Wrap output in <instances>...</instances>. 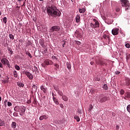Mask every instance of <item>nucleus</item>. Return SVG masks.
Returning <instances> with one entry per match:
<instances>
[{
    "mask_svg": "<svg viewBox=\"0 0 130 130\" xmlns=\"http://www.w3.org/2000/svg\"><path fill=\"white\" fill-rule=\"evenodd\" d=\"M9 36L11 40H14V36L12 34H9Z\"/></svg>",
    "mask_w": 130,
    "mask_h": 130,
    "instance_id": "c85d7f7f",
    "label": "nucleus"
},
{
    "mask_svg": "<svg viewBox=\"0 0 130 130\" xmlns=\"http://www.w3.org/2000/svg\"><path fill=\"white\" fill-rule=\"evenodd\" d=\"M62 99L64 101H68V96H67L66 95L62 96Z\"/></svg>",
    "mask_w": 130,
    "mask_h": 130,
    "instance_id": "7c9ffc66",
    "label": "nucleus"
},
{
    "mask_svg": "<svg viewBox=\"0 0 130 130\" xmlns=\"http://www.w3.org/2000/svg\"><path fill=\"white\" fill-rule=\"evenodd\" d=\"M25 74L26 76L29 79V80H33V75L31 74L29 72L25 71Z\"/></svg>",
    "mask_w": 130,
    "mask_h": 130,
    "instance_id": "9b49d317",
    "label": "nucleus"
},
{
    "mask_svg": "<svg viewBox=\"0 0 130 130\" xmlns=\"http://www.w3.org/2000/svg\"><path fill=\"white\" fill-rule=\"evenodd\" d=\"M119 129V126L117 125V126H116V129Z\"/></svg>",
    "mask_w": 130,
    "mask_h": 130,
    "instance_id": "5fc2aeb1",
    "label": "nucleus"
},
{
    "mask_svg": "<svg viewBox=\"0 0 130 130\" xmlns=\"http://www.w3.org/2000/svg\"><path fill=\"white\" fill-rule=\"evenodd\" d=\"M79 12L80 13H85V12H86V9H85V8L79 9Z\"/></svg>",
    "mask_w": 130,
    "mask_h": 130,
    "instance_id": "b1692460",
    "label": "nucleus"
},
{
    "mask_svg": "<svg viewBox=\"0 0 130 130\" xmlns=\"http://www.w3.org/2000/svg\"><path fill=\"white\" fill-rule=\"evenodd\" d=\"M52 95L53 96V100L56 105H58L59 103H58V100L56 99V98L54 97V93H52Z\"/></svg>",
    "mask_w": 130,
    "mask_h": 130,
    "instance_id": "f8f14e48",
    "label": "nucleus"
},
{
    "mask_svg": "<svg viewBox=\"0 0 130 130\" xmlns=\"http://www.w3.org/2000/svg\"><path fill=\"white\" fill-rule=\"evenodd\" d=\"M0 101H2V97L0 96Z\"/></svg>",
    "mask_w": 130,
    "mask_h": 130,
    "instance_id": "338daca9",
    "label": "nucleus"
},
{
    "mask_svg": "<svg viewBox=\"0 0 130 130\" xmlns=\"http://www.w3.org/2000/svg\"><path fill=\"white\" fill-rule=\"evenodd\" d=\"M34 69L35 72H38V68H37L36 67V66H35V67H34Z\"/></svg>",
    "mask_w": 130,
    "mask_h": 130,
    "instance_id": "37998d69",
    "label": "nucleus"
},
{
    "mask_svg": "<svg viewBox=\"0 0 130 130\" xmlns=\"http://www.w3.org/2000/svg\"><path fill=\"white\" fill-rule=\"evenodd\" d=\"M99 22L98 21H96L94 24L93 23H90V26L91 28H93V29H95V28H99Z\"/></svg>",
    "mask_w": 130,
    "mask_h": 130,
    "instance_id": "423d86ee",
    "label": "nucleus"
},
{
    "mask_svg": "<svg viewBox=\"0 0 130 130\" xmlns=\"http://www.w3.org/2000/svg\"><path fill=\"white\" fill-rule=\"evenodd\" d=\"M98 81H100V79H98Z\"/></svg>",
    "mask_w": 130,
    "mask_h": 130,
    "instance_id": "774afa93",
    "label": "nucleus"
},
{
    "mask_svg": "<svg viewBox=\"0 0 130 130\" xmlns=\"http://www.w3.org/2000/svg\"><path fill=\"white\" fill-rule=\"evenodd\" d=\"M127 110L128 112H130V105H128L127 106Z\"/></svg>",
    "mask_w": 130,
    "mask_h": 130,
    "instance_id": "4c0bfd02",
    "label": "nucleus"
},
{
    "mask_svg": "<svg viewBox=\"0 0 130 130\" xmlns=\"http://www.w3.org/2000/svg\"><path fill=\"white\" fill-rule=\"evenodd\" d=\"M0 68L4 69V65L2 62H0Z\"/></svg>",
    "mask_w": 130,
    "mask_h": 130,
    "instance_id": "79ce46f5",
    "label": "nucleus"
},
{
    "mask_svg": "<svg viewBox=\"0 0 130 130\" xmlns=\"http://www.w3.org/2000/svg\"><path fill=\"white\" fill-rule=\"evenodd\" d=\"M3 22L5 23V24H7V17H4L3 18Z\"/></svg>",
    "mask_w": 130,
    "mask_h": 130,
    "instance_id": "e433bc0d",
    "label": "nucleus"
},
{
    "mask_svg": "<svg viewBox=\"0 0 130 130\" xmlns=\"http://www.w3.org/2000/svg\"><path fill=\"white\" fill-rule=\"evenodd\" d=\"M8 50L9 51V53L10 54H13V50H12V49L10 47H8Z\"/></svg>",
    "mask_w": 130,
    "mask_h": 130,
    "instance_id": "a878e982",
    "label": "nucleus"
},
{
    "mask_svg": "<svg viewBox=\"0 0 130 130\" xmlns=\"http://www.w3.org/2000/svg\"><path fill=\"white\" fill-rule=\"evenodd\" d=\"M103 19L104 20H106V17H104Z\"/></svg>",
    "mask_w": 130,
    "mask_h": 130,
    "instance_id": "e2e57ef3",
    "label": "nucleus"
},
{
    "mask_svg": "<svg viewBox=\"0 0 130 130\" xmlns=\"http://www.w3.org/2000/svg\"><path fill=\"white\" fill-rule=\"evenodd\" d=\"M37 91V86L35 85V84L33 85L32 88V91L31 92H36Z\"/></svg>",
    "mask_w": 130,
    "mask_h": 130,
    "instance_id": "aec40b11",
    "label": "nucleus"
},
{
    "mask_svg": "<svg viewBox=\"0 0 130 130\" xmlns=\"http://www.w3.org/2000/svg\"><path fill=\"white\" fill-rule=\"evenodd\" d=\"M66 64H67V67L68 68V70H71V69H72V66L71 65V63L67 62L66 63Z\"/></svg>",
    "mask_w": 130,
    "mask_h": 130,
    "instance_id": "5701e85b",
    "label": "nucleus"
},
{
    "mask_svg": "<svg viewBox=\"0 0 130 130\" xmlns=\"http://www.w3.org/2000/svg\"><path fill=\"white\" fill-rule=\"evenodd\" d=\"M9 78H8V77L7 76V77H6L5 80H2V83H3V84H8V83H9Z\"/></svg>",
    "mask_w": 130,
    "mask_h": 130,
    "instance_id": "2eb2a0df",
    "label": "nucleus"
},
{
    "mask_svg": "<svg viewBox=\"0 0 130 130\" xmlns=\"http://www.w3.org/2000/svg\"><path fill=\"white\" fill-rule=\"evenodd\" d=\"M115 75H119V74H120V72L119 71H116L115 72Z\"/></svg>",
    "mask_w": 130,
    "mask_h": 130,
    "instance_id": "09e8293b",
    "label": "nucleus"
},
{
    "mask_svg": "<svg viewBox=\"0 0 130 130\" xmlns=\"http://www.w3.org/2000/svg\"><path fill=\"white\" fill-rule=\"evenodd\" d=\"M58 94H59L60 96H62V95H63V94L62 93V92L61 91H59Z\"/></svg>",
    "mask_w": 130,
    "mask_h": 130,
    "instance_id": "49530a36",
    "label": "nucleus"
},
{
    "mask_svg": "<svg viewBox=\"0 0 130 130\" xmlns=\"http://www.w3.org/2000/svg\"><path fill=\"white\" fill-rule=\"evenodd\" d=\"M6 64H7V66H8V67L9 69H11V64H10V62L9 61H8V62H7V63Z\"/></svg>",
    "mask_w": 130,
    "mask_h": 130,
    "instance_id": "58836bf2",
    "label": "nucleus"
},
{
    "mask_svg": "<svg viewBox=\"0 0 130 130\" xmlns=\"http://www.w3.org/2000/svg\"><path fill=\"white\" fill-rule=\"evenodd\" d=\"M14 130H20L19 128H15Z\"/></svg>",
    "mask_w": 130,
    "mask_h": 130,
    "instance_id": "0e129e2a",
    "label": "nucleus"
},
{
    "mask_svg": "<svg viewBox=\"0 0 130 130\" xmlns=\"http://www.w3.org/2000/svg\"><path fill=\"white\" fill-rule=\"evenodd\" d=\"M77 112L78 113H79V114H81L82 113V111L80 109H78L77 110Z\"/></svg>",
    "mask_w": 130,
    "mask_h": 130,
    "instance_id": "a18cd8bd",
    "label": "nucleus"
},
{
    "mask_svg": "<svg viewBox=\"0 0 130 130\" xmlns=\"http://www.w3.org/2000/svg\"><path fill=\"white\" fill-rule=\"evenodd\" d=\"M93 21L95 22V23H96V22H98V21H96V20L95 19H93Z\"/></svg>",
    "mask_w": 130,
    "mask_h": 130,
    "instance_id": "bf43d9fd",
    "label": "nucleus"
},
{
    "mask_svg": "<svg viewBox=\"0 0 130 130\" xmlns=\"http://www.w3.org/2000/svg\"><path fill=\"white\" fill-rule=\"evenodd\" d=\"M112 116H115L116 114H115V113L112 112Z\"/></svg>",
    "mask_w": 130,
    "mask_h": 130,
    "instance_id": "864d4df0",
    "label": "nucleus"
},
{
    "mask_svg": "<svg viewBox=\"0 0 130 130\" xmlns=\"http://www.w3.org/2000/svg\"><path fill=\"white\" fill-rule=\"evenodd\" d=\"M47 13L49 17H53V18H56V17H59L61 13L60 11L56 8L54 5H51V6L47 8Z\"/></svg>",
    "mask_w": 130,
    "mask_h": 130,
    "instance_id": "f257e3e1",
    "label": "nucleus"
},
{
    "mask_svg": "<svg viewBox=\"0 0 130 130\" xmlns=\"http://www.w3.org/2000/svg\"><path fill=\"white\" fill-rule=\"evenodd\" d=\"M103 88L105 89V90H107V89H108V87H107V84H104Z\"/></svg>",
    "mask_w": 130,
    "mask_h": 130,
    "instance_id": "c9c22d12",
    "label": "nucleus"
},
{
    "mask_svg": "<svg viewBox=\"0 0 130 130\" xmlns=\"http://www.w3.org/2000/svg\"><path fill=\"white\" fill-rule=\"evenodd\" d=\"M125 97L127 98V99H130V92H127L125 94Z\"/></svg>",
    "mask_w": 130,
    "mask_h": 130,
    "instance_id": "412c9836",
    "label": "nucleus"
},
{
    "mask_svg": "<svg viewBox=\"0 0 130 130\" xmlns=\"http://www.w3.org/2000/svg\"><path fill=\"white\" fill-rule=\"evenodd\" d=\"M108 100V97L107 96H104L103 98H102L100 99L98 101L99 102H100V103H104V102H106Z\"/></svg>",
    "mask_w": 130,
    "mask_h": 130,
    "instance_id": "0eeeda50",
    "label": "nucleus"
},
{
    "mask_svg": "<svg viewBox=\"0 0 130 130\" xmlns=\"http://www.w3.org/2000/svg\"><path fill=\"white\" fill-rule=\"evenodd\" d=\"M18 1V2H22V0H17Z\"/></svg>",
    "mask_w": 130,
    "mask_h": 130,
    "instance_id": "69168bd1",
    "label": "nucleus"
},
{
    "mask_svg": "<svg viewBox=\"0 0 130 130\" xmlns=\"http://www.w3.org/2000/svg\"><path fill=\"white\" fill-rule=\"evenodd\" d=\"M26 111V107H25L24 106L22 107V108H21V112H22V113H24V112H25Z\"/></svg>",
    "mask_w": 130,
    "mask_h": 130,
    "instance_id": "2f4dec72",
    "label": "nucleus"
},
{
    "mask_svg": "<svg viewBox=\"0 0 130 130\" xmlns=\"http://www.w3.org/2000/svg\"><path fill=\"white\" fill-rule=\"evenodd\" d=\"M126 60L127 61H130V54H128L126 55Z\"/></svg>",
    "mask_w": 130,
    "mask_h": 130,
    "instance_id": "c756f323",
    "label": "nucleus"
},
{
    "mask_svg": "<svg viewBox=\"0 0 130 130\" xmlns=\"http://www.w3.org/2000/svg\"><path fill=\"white\" fill-rule=\"evenodd\" d=\"M118 31H119V29L117 28H114L112 30V34L113 35H118Z\"/></svg>",
    "mask_w": 130,
    "mask_h": 130,
    "instance_id": "6e6552de",
    "label": "nucleus"
},
{
    "mask_svg": "<svg viewBox=\"0 0 130 130\" xmlns=\"http://www.w3.org/2000/svg\"><path fill=\"white\" fill-rule=\"evenodd\" d=\"M17 85L18 86V87H24V84H23V83H21V82H17Z\"/></svg>",
    "mask_w": 130,
    "mask_h": 130,
    "instance_id": "393cba45",
    "label": "nucleus"
},
{
    "mask_svg": "<svg viewBox=\"0 0 130 130\" xmlns=\"http://www.w3.org/2000/svg\"><path fill=\"white\" fill-rule=\"evenodd\" d=\"M60 30V26L55 25L53 26L50 29V32L51 33H53L54 31L58 32V31H59Z\"/></svg>",
    "mask_w": 130,
    "mask_h": 130,
    "instance_id": "7ed1b4c3",
    "label": "nucleus"
},
{
    "mask_svg": "<svg viewBox=\"0 0 130 130\" xmlns=\"http://www.w3.org/2000/svg\"><path fill=\"white\" fill-rule=\"evenodd\" d=\"M125 85L126 87H128L129 89H130V78L128 77H125L124 79Z\"/></svg>",
    "mask_w": 130,
    "mask_h": 130,
    "instance_id": "39448f33",
    "label": "nucleus"
},
{
    "mask_svg": "<svg viewBox=\"0 0 130 130\" xmlns=\"http://www.w3.org/2000/svg\"><path fill=\"white\" fill-rule=\"evenodd\" d=\"M13 75H14L15 78H18V73H17L16 71H14L13 72Z\"/></svg>",
    "mask_w": 130,
    "mask_h": 130,
    "instance_id": "bb28decb",
    "label": "nucleus"
},
{
    "mask_svg": "<svg viewBox=\"0 0 130 130\" xmlns=\"http://www.w3.org/2000/svg\"><path fill=\"white\" fill-rule=\"evenodd\" d=\"M124 92H125V91H124V90H123V89H121L120 91V94L121 95H123V94H124Z\"/></svg>",
    "mask_w": 130,
    "mask_h": 130,
    "instance_id": "f704fd0d",
    "label": "nucleus"
},
{
    "mask_svg": "<svg viewBox=\"0 0 130 130\" xmlns=\"http://www.w3.org/2000/svg\"><path fill=\"white\" fill-rule=\"evenodd\" d=\"M76 23L80 22V21L81 20V17H80V15H77L75 18Z\"/></svg>",
    "mask_w": 130,
    "mask_h": 130,
    "instance_id": "4468645a",
    "label": "nucleus"
},
{
    "mask_svg": "<svg viewBox=\"0 0 130 130\" xmlns=\"http://www.w3.org/2000/svg\"><path fill=\"white\" fill-rule=\"evenodd\" d=\"M1 61L2 63L3 64V66H6L8 62H9V60L6 58H3L1 60Z\"/></svg>",
    "mask_w": 130,
    "mask_h": 130,
    "instance_id": "9d476101",
    "label": "nucleus"
},
{
    "mask_svg": "<svg viewBox=\"0 0 130 130\" xmlns=\"http://www.w3.org/2000/svg\"><path fill=\"white\" fill-rule=\"evenodd\" d=\"M48 118V117H47L46 115H43L41 116L40 117V120H43V119H47Z\"/></svg>",
    "mask_w": 130,
    "mask_h": 130,
    "instance_id": "dca6fc26",
    "label": "nucleus"
},
{
    "mask_svg": "<svg viewBox=\"0 0 130 130\" xmlns=\"http://www.w3.org/2000/svg\"><path fill=\"white\" fill-rule=\"evenodd\" d=\"M7 102H8V101H7V100H5L4 101V104H5V105H7Z\"/></svg>",
    "mask_w": 130,
    "mask_h": 130,
    "instance_id": "6e6d98bb",
    "label": "nucleus"
},
{
    "mask_svg": "<svg viewBox=\"0 0 130 130\" xmlns=\"http://www.w3.org/2000/svg\"><path fill=\"white\" fill-rule=\"evenodd\" d=\"M120 11V9L119 8H116V12H119Z\"/></svg>",
    "mask_w": 130,
    "mask_h": 130,
    "instance_id": "de8ad7c7",
    "label": "nucleus"
},
{
    "mask_svg": "<svg viewBox=\"0 0 130 130\" xmlns=\"http://www.w3.org/2000/svg\"><path fill=\"white\" fill-rule=\"evenodd\" d=\"M44 63L46 66H49V64H53V62L50 60H46L44 61Z\"/></svg>",
    "mask_w": 130,
    "mask_h": 130,
    "instance_id": "ddd939ff",
    "label": "nucleus"
},
{
    "mask_svg": "<svg viewBox=\"0 0 130 130\" xmlns=\"http://www.w3.org/2000/svg\"><path fill=\"white\" fill-rule=\"evenodd\" d=\"M93 109V106H91V107L90 108V110H91V109Z\"/></svg>",
    "mask_w": 130,
    "mask_h": 130,
    "instance_id": "680f3d73",
    "label": "nucleus"
},
{
    "mask_svg": "<svg viewBox=\"0 0 130 130\" xmlns=\"http://www.w3.org/2000/svg\"><path fill=\"white\" fill-rule=\"evenodd\" d=\"M26 54L28 55L29 57H30V58H32V55H31V54L30 53V52L29 51H26Z\"/></svg>",
    "mask_w": 130,
    "mask_h": 130,
    "instance_id": "473e14b6",
    "label": "nucleus"
},
{
    "mask_svg": "<svg viewBox=\"0 0 130 130\" xmlns=\"http://www.w3.org/2000/svg\"><path fill=\"white\" fill-rule=\"evenodd\" d=\"M95 61L96 64H101V66H104L105 64H106L105 60L103 59H99L98 60H96Z\"/></svg>",
    "mask_w": 130,
    "mask_h": 130,
    "instance_id": "20e7f679",
    "label": "nucleus"
},
{
    "mask_svg": "<svg viewBox=\"0 0 130 130\" xmlns=\"http://www.w3.org/2000/svg\"><path fill=\"white\" fill-rule=\"evenodd\" d=\"M64 45H66V43H64L63 44H62V47H64Z\"/></svg>",
    "mask_w": 130,
    "mask_h": 130,
    "instance_id": "052dcab7",
    "label": "nucleus"
},
{
    "mask_svg": "<svg viewBox=\"0 0 130 130\" xmlns=\"http://www.w3.org/2000/svg\"><path fill=\"white\" fill-rule=\"evenodd\" d=\"M52 59H57V58H56V57L55 56H52Z\"/></svg>",
    "mask_w": 130,
    "mask_h": 130,
    "instance_id": "8fccbe9b",
    "label": "nucleus"
},
{
    "mask_svg": "<svg viewBox=\"0 0 130 130\" xmlns=\"http://www.w3.org/2000/svg\"><path fill=\"white\" fill-rule=\"evenodd\" d=\"M79 45H80V44H81V42L78 41L77 43Z\"/></svg>",
    "mask_w": 130,
    "mask_h": 130,
    "instance_id": "13d9d810",
    "label": "nucleus"
},
{
    "mask_svg": "<svg viewBox=\"0 0 130 130\" xmlns=\"http://www.w3.org/2000/svg\"><path fill=\"white\" fill-rule=\"evenodd\" d=\"M74 119H76L77 122H79V121H80V117H79L78 115H76L74 116Z\"/></svg>",
    "mask_w": 130,
    "mask_h": 130,
    "instance_id": "4be33fe9",
    "label": "nucleus"
},
{
    "mask_svg": "<svg viewBox=\"0 0 130 130\" xmlns=\"http://www.w3.org/2000/svg\"><path fill=\"white\" fill-rule=\"evenodd\" d=\"M54 67L57 68V69H58H58H59V65H58V64H57V63L55 64Z\"/></svg>",
    "mask_w": 130,
    "mask_h": 130,
    "instance_id": "a19ab883",
    "label": "nucleus"
},
{
    "mask_svg": "<svg viewBox=\"0 0 130 130\" xmlns=\"http://www.w3.org/2000/svg\"><path fill=\"white\" fill-rule=\"evenodd\" d=\"M27 45L28 46H29V45H31V42L28 41L27 43Z\"/></svg>",
    "mask_w": 130,
    "mask_h": 130,
    "instance_id": "3c124183",
    "label": "nucleus"
},
{
    "mask_svg": "<svg viewBox=\"0 0 130 130\" xmlns=\"http://www.w3.org/2000/svg\"><path fill=\"white\" fill-rule=\"evenodd\" d=\"M90 64H91V66H93V64H94V62L91 61V62H90Z\"/></svg>",
    "mask_w": 130,
    "mask_h": 130,
    "instance_id": "4d7b16f0",
    "label": "nucleus"
},
{
    "mask_svg": "<svg viewBox=\"0 0 130 130\" xmlns=\"http://www.w3.org/2000/svg\"><path fill=\"white\" fill-rule=\"evenodd\" d=\"M40 89L41 90H42V91H43L44 93H47V89H46V88H45L44 86H41L40 87Z\"/></svg>",
    "mask_w": 130,
    "mask_h": 130,
    "instance_id": "f3484780",
    "label": "nucleus"
},
{
    "mask_svg": "<svg viewBox=\"0 0 130 130\" xmlns=\"http://www.w3.org/2000/svg\"><path fill=\"white\" fill-rule=\"evenodd\" d=\"M11 127L12 128H15L17 127V123H16V122H12L11 124Z\"/></svg>",
    "mask_w": 130,
    "mask_h": 130,
    "instance_id": "6ab92c4d",
    "label": "nucleus"
},
{
    "mask_svg": "<svg viewBox=\"0 0 130 130\" xmlns=\"http://www.w3.org/2000/svg\"><path fill=\"white\" fill-rule=\"evenodd\" d=\"M5 124V122L4 120L0 119V126H3Z\"/></svg>",
    "mask_w": 130,
    "mask_h": 130,
    "instance_id": "cd10ccee",
    "label": "nucleus"
},
{
    "mask_svg": "<svg viewBox=\"0 0 130 130\" xmlns=\"http://www.w3.org/2000/svg\"><path fill=\"white\" fill-rule=\"evenodd\" d=\"M129 44L127 43L125 44V47H126L127 48H129Z\"/></svg>",
    "mask_w": 130,
    "mask_h": 130,
    "instance_id": "c03bdc74",
    "label": "nucleus"
},
{
    "mask_svg": "<svg viewBox=\"0 0 130 130\" xmlns=\"http://www.w3.org/2000/svg\"><path fill=\"white\" fill-rule=\"evenodd\" d=\"M59 106L61 107V108H63V105H62V104H59Z\"/></svg>",
    "mask_w": 130,
    "mask_h": 130,
    "instance_id": "603ef678",
    "label": "nucleus"
},
{
    "mask_svg": "<svg viewBox=\"0 0 130 130\" xmlns=\"http://www.w3.org/2000/svg\"><path fill=\"white\" fill-rule=\"evenodd\" d=\"M121 3H122V6L125 7V11H127V10H129L130 4H129V3L128 2V1L121 0Z\"/></svg>",
    "mask_w": 130,
    "mask_h": 130,
    "instance_id": "f03ea898",
    "label": "nucleus"
},
{
    "mask_svg": "<svg viewBox=\"0 0 130 130\" xmlns=\"http://www.w3.org/2000/svg\"><path fill=\"white\" fill-rule=\"evenodd\" d=\"M103 38L104 39H106L108 40V41H110V38H109V36L107 35H104L103 36Z\"/></svg>",
    "mask_w": 130,
    "mask_h": 130,
    "instance_id": "a211bd4d",
    "label": "nucleus"
},
{
    "mask_svg": "<svg viewBox=\"0 0 130 130\" xmlns=\"http://www.w3.org/2000/svg\"><path fill=\"white\" fill-rule=\"evenodd\" d=\"M75 36L76 37H82V30H76L75 32Z\"/></svg>",
    "mask_w": 130,
    "mask_h": 130,
    "instance_id": "1a4fd4ad",
    "label": "nucleus"
},
{
    "mask_svg": "<svg viewBox=\"0 0 130 130\" xmlns=\"http://www.w3.org/2000/svg\"><path fill=\"white\" fill-rule=\"evenodd\" d=\"M15 68L16 70H17V71H20V67L19 66L15 65Z\"/></svg>",
    "mask_w": 130,
    "mask_h": 130,
    "instance_id": "72a5a7b5",
    "label": "nucleus"
},
{
    "mask_svg": "<svg viewBox=\"0 0 130 130\" xmlns=\"http://www.w3.org/2000/svg\"><path fill=\"white\" fill-rule=\"evenodd\" d=\"M7 105H8V106H9V107L12 106V103H11V102H8V103H7Z\"/></svg>",
    "mask_w": 130,
    "mask_h": 130,
    "instance_id": "ea45409f",
    "label": "nucleus"
}]
</instances>
